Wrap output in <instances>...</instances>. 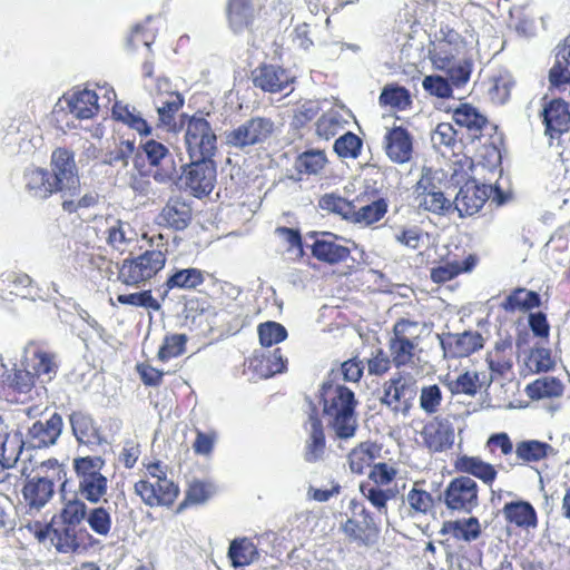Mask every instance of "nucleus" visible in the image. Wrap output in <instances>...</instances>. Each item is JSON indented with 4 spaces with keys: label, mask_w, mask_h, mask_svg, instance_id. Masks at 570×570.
<instances>
[{
    "label": "nucleus",
    "mask_w": 570,
    "mask_h": 570,
    "mask_svg": "<svg viewBox=\"0 0 570 570\" xmlns=\"http://www.w3.org/2000/svg\"><path fill=\"white\" fill-rule=\"evenodd\" d=\"M87 507L81 500H70L65 504L61 511V523L77 528V525H79L85 519H87Z\"/></svg>",
    "instance_id": "nucleus-63"
},
{
    "label": "nucleus",
    "mask_w": 570,
    "mask_h": 570,
    "mask_svg": "<svg viewBox=\"0 0 570 570\" xmlns=\"http://www.w3.org/2000/svg\"><path fill=\"white\" fill-rule=\"evenodd\" d=\"M35 535L39 542L45 544L49 542L60 553L75 552L80 546L77 539V529L63 523L39 525Z\"/></svg>",
    "instance_id": "nucleus-17"
},
{
    "label": "nucleus",
    "mask_w": 570,
    "mask_h": 570,
    "mask_svg": "<svg viewBox=\"0 0 570 570\" xmlns=\"http://www.w3.org/2000/svg\"><path fill=\"white\" fill-rule=\"evenodd\" d=\"M326 163L327 159L324 151L307 150L298 156L295 166L299 173L315 175L324 168Z\"/></svg>",
    "instance_id": "nucleus-56"
},
{
    "label": "nucleus",
    "mask_w": 570,
    "mask_h": 570,
    "mask_svg": "<svg viewBox=\"0 0 570 570\" xmlns=\"http://www.w3.org/2000/svg\"><path fill=\"white\" fill-rule=\"evenodd\" d=\"M421 436L430 451L442 452L453 445L454 428L448 419L434 417L423 426Z\"/></svg>",
    "instance_id": "nucleus-19"
},
{
    "label": "nucleus",
    "mask_w": 570,
    "mask_h": 570,
    "mask_svg": "<svg viewBox=\"0 0 570 570\" xmlns=\"http://www.w3.org/2000/svg\"><path fill=\"white\" fill-rule=\"evenodd\" d=\"M474 265V258L469 256L463 262L453 261L442 263L431 268V279L434 283L442 284L453 279L462 272H469Z\"/></svg>",
    "instance_id": "nucleus-45"
},
{
    "label": "nucleus",
    "mask_w": 570,
    "mask_h": 570,
    "mask_svg": "<svg viewBox=\"0 0 570 570\" xmlns=\"http://www.w3.org/2000/svg\"><path fill=\"white\" fill-rule=\"evenodd\" d=\"M423 326L419 322L400 320L394 324L389 340V351L396 367L410 366L419 360Z\"/></svg>",
    "instance_id": "nucleus-3"
},
{
    "label": "nucleus",
    "mask_w": 570,
    "mask_h": 570,
    "mask_svg": "<svg viewBox=\"0 0 570 570\" xmlns=\"http://www.w3.org/2000/svg\"><path fill=\"white\" fill-rule=\"evenodd\" d=\"M51 177L62 193L76 194L79 186L78 170L73 153L66 148H57L50 159Z\"/></svg>",
    "instance_id": "nucleus-14"
},
{
    "label": "nucleus",
    "mask_w": 570,
    "mask_h": 570,
    "mask_svg": "<svg viewBox=\"0 0 570 570\" xmlns=\"http://www.w3.org/2000/svg\"><path fill=\"white\" fill-rule=\"evenodd\" d=\"M362 495L377 510L380 514L387 515V501L396 497V490L383 489L370 482L360 485Z\"/></svg>",
    "instance_id": "nucleus-43"
},
{
    "label": "nucleus",
    "mask_w": 570,
    "mask_h": 570,
    "mask_svg": "<svg viewBox=\"0 0 570 570\" xmlns=\"http://www.w3.org/2000/svg\"><path fill=\"white\" fill-rule=\"evenodd\" d=\"M347 120L337 109H330L316 122V134L318 137L328 140L344 129Z\"/></svg>",
    "instance_id": "nucleus-47"
},
{
    "label": "nucleus",
    "mask_w": 570,
    "mask_h": 570,
    "mask_svg": "<svg viewBox=\"0 0 570 570\" xmlns=\"http://www.w3.org/2000/svg\"><path fill=\"white\" fill-rule=\"evenodd\" d=\"M227 17L229 26L235 32L246 29L253 20L250 0H229Z\"/></svg>",
    "instance_id": "nucleus-41"
},
{
    "label": "nucleus",
    "mask_w": 570,
    "mask_h": 570,
    "mask_svg": "<svg viewBox=\"0 0 570 570\" xmlns=\"http://www.w3.org/2000/svg\"><path fill=\"white\" fill-rule=\"evenodd\" d=\"M491 380L492 377L488 376L487 373L465 372L458 376L453 383V390L456 393L474 395L478 390H480L483 385L489 384Z\"/></svg>",
    "instance_id": "nucleus-54"
},
{
    "label": "nucleus",
    "mask_w": 570,
    "mask_h": 570,
    "mask_svg": "<svg viewBox=\"0 0 570 570\" xmlns=\"http://www.w3.org/2000/svg\"><path fill=\"white\" fill-rule=\"evenodd\" d=\"M153 249L125 259L118 272V278L128 286L139 287L160 272L166 264L167 244L164 243V235L158 234L149 238Z\"/></svg>",
    "instance_id": "nucleus-2"
},
{
    "label": "nucleus",
    "mask_w": 570,
    "mask_h": 570,
    "mask_svg": "<svg viewBox=\"0 0 570 570\" xmlns=\"http://www.w3.org/2000/svg\"><path fill=\"white\" fill-rule=\"evenodd\" d=\"M257 332L261 344L266 347L278 344L287 338L286 328L274 321L259 324Z\"/></svg>",
    "instance_id": "nucleus-57"
},
{
    "label": "nucleus",
    "mask_w": 570,
    "mask_h": 570,
    "mask_svg": "<svg viewBox=\"0 0 570 570\" xmlns=\"http://www.w3.org/2000/svg\"><path fill=\"white\" fill-rule=\"evenodd\" d=\"M444 354L450 357H464L483 346V337L478 332L448 333L441 338Z\"/></svg>",
    "instance_id": "nucleus-21"
},
{
    "label": "nucleus",
    "mask_w": 570,
    "mask_h": 570,
    "mask_svg": "<svg viewBox=\"0 0 570 570\" xmlns=\"http://www.w3.org/2000/svg\"><path fill=\"white\" fill-rule=\"evenodd\" d=\"M185 145L190 160H213L217 149V137L205 118L194 116L187 121Z\"/></svg>",
    "instance_id": "nucleus-6"
},
{
    "label": "nucleus",
    "mask_w": 570,
    "mask_h": 570,
    "mask_svg": "<svg viewBox=\"0 0 570 570\" xmlns=\"http://www.w3.org/2000/svg\"><path fill=\"white\" fill-rule=\"evenodd\" d=\"M386 212L387 204L382 198L358 209H356L355 205L353 204V215L350 216V220L368 226L381 220Z\"/></svg>",
    "instance_id": "nucleus-48"
},
{
    "label": "nucleus",
    "mask_w": 570,
    "mask_h": 570,
    "mask_svg": "<svg viewBox=\"0 0 570 570\" xmlns=\"http://www.w3.org/2000/svg\"><path fill=\"white\" fill-rule=\"evenodd\" d=\"M380 446L373 442H362L348 453V466L353 473L362 474L380 455Z\"/></svg>",
    "instance_id": "nucleus-37"
},
{
    "label": "nucleus",
    "mask_w": 570,
    "mask_h": 570,
    "mask_svg": "<svg viewBox=\"0 0 570 570\" xmlns=\"http://www.w3.org/2000/svg\"><path fill=\"white\" fill-rule=\"evenodd\" d=\"M563 392V384L553 376H543L527 386V394L531 399H544L560 396Z\"/></svg>",
    "instance_id": "nucleus-49"
},
{
    "label": "nucleus",
    "mask_w": 570,
    "mask_h": 570,
    "mask_svg": "<svg viewBox=\"0 0 570 570\" xmlns=\"http://www.w3.org/2000/svg\"><path fill=\"white\" fill-rule=\"evenodd\" d=\"M362 148V140L353 132H346L335 140L334 150L340 157L356 158Z\"/></svg>",
    "instance_id": "nucleus-64"
},
{
    "label": "nucleus",
    "mask_w": 570,
    "mask_h": 570,
    "mask_svg": "<svg viewBox=\"0 0 570 570\" xmlns=\"http://www.w3.org/2000/svg\"><path fill=\"white\" fill-rule=\"evenodd\" d=\"M275 128L274 121L266 117H253L226 132L228 146L245 149L266 141Z\"/></svg>",
    "instance_id": "nucleus-9"
},
{
    "label": "nucleus",
    "mask_w": 570,
    "mask_h": 570,
    "mask_svg": "<svg viewBox=\"0 0 570 570\" xmlns=\"http://www.w3.org/2000/svg\"><path fill=\"white\" fill-rule=\"evenodd\" d=\"M312 254L318 261L336 264L344 261L350 250L337 243V237L331 233L321 234L312 245Z\"/></svg>",
    "instance_id": "nucleus-27"
},
{
    "label": "nucleus",
    "mask_w": 570,
    "mask_h": 570,
    "mask_svg": "<svg viewBox=\"0 0 570 570\" xmlns=\"http://www.w3.org/2000/svg\"><path fill=\"white\" fill-rule=\"evenodd\" d=\"M26 441L18 433H8L7 430L0 433V462L7 469L14 466L22 452Z\"/></svg>",
    "instance_id": "nucleus-40"
},
{
    "label": "nucleus",
    "mask_w": 570,
    "mask_h": 570,
    "mask_svg": "<svg viewBox=\"0 0 570 570\" xmlns=\"http://www.w3.org/2000/svg\"><path fill=\"white\" fill-rule=\"evenodd\" d=\"M431 59L435 69L446 75V79L453 88L461 89L469 82L472 62L468 59H458L448 42H439L431 51Z\"/></svg>",
    "instance_id": "nucleus-8"
},
{
    "label": "nucleus",
    "mask_w": 570,
    "mask_h": 570,
    "mask_svg": "<svg viewBox=\"0 0 570 570\" xmlns=\"http://www.w3.org/2000/svg\"><path fill=\"white\" fill-rule=\"evenodd\" d=\"M541 299L537 292L525 288H515L502 302V307L507 312L529 311L540 306Z\"/></svg>",
    "instance_id": "nucleus-39"
},
{
    "label": "nucleus",
    "mask_w": 570,
    "mask_h": 570,
    "mask_svg": "<svg viewBox=\"0 0 570 570\" xmlns=\"http://www.w3.org/2000/svg\"><path fill=\"white\" fill-rule=\"evenodd\" d=\"M405 500L410 507L411 515L426 514L433 507L432 495L428 491L415 487L409 491Z\"/></svg>",
    "instance_id": "nucleus-59"
},
{
    "label": "nucleus",
    "mask_w": 570,
    "mask_h": 570,
    "mask_svg": "<svg viewBox=\"0 0 570 570\" xmlns=\"http://www.w3.org/2000/svg\"><path fill=\"white\" fill-rule=\"evenodd\" d=\"M62 419L58 413L45 420L35 421L26 433V443L35 449L53 445L62 432Z\"/></svg>",
    "instance_id": "nucleus-18"
},
{
    "label": "nucleus",
    "mask_w": 570,
    "mask_h": 570,
    "mask_svg": "<svg viewBox=\"0 0 570 570\" xmlns=\"http://www.w3.org/2000/svg\"><path fill=\"white\" fill-rule=\"evenodd\" d=\"M106 243L114 249L124 254L137 240V232L130 223L115 218H106V229L104 232Z\"/></svg>",
    "instance_id": "nucleus-23"
},
{
    "label": "nucleus",
    "mask_w": 570,
    "mask_h": 570,
    "mask_svg": "<svg viewBox=\"0 0 570 570\" xmlns=\"http://www.w3.org/2000/svg\"><path fill=\"white\" fill-rule=\"evenodd\" d=\"M487 200L497 205L505 202L503 191L493 185H479L475 180H468L456 194L453 205L461 217L476 214Z\"/></svg>",
    "instance_id": "nucleus-5"
},
{
    "label": "nucleus",
    "mask_w": 570,
    "mask_h": 570,
    "mask_svg": "<svg viewBox=\"0 0 570 570\" xmlns=\"http://www.w3.org/2000/svg\"><path fill=\"white\" fill-rule=\"evenodd\" d=\"M112 117L115 120L136 130L139 135L148 136L151 132L150 126L135 107L121 102H115L112 106Z\"/></svg>",
    "instance_id": "nucleus-38"
},
{
    "label": "nucleus",
    "mask_w": 570,
    "mask_h": 570,
    "mask_svg": "<svg viewBox=\"0 0 570 570\" xmlns=\"http://www.w3.org/2000/svg\"><path fill=\"white\" fill-rule=\"evenodd\" d=\"M546 126V135L550 138L560 136L570 129V111L561 99H553L543 107L541 112Z\"/></svg>",
    "instance_id": "nucleus-24"
},
{
    "label": "nucleus",
    "mask_w": 570,
    "mask_h": 570,
    "mask_svg": "<svg viewBox=\"0 0 570 570\" xmlns=\"http://www.w3.org/2000/svg\"><path fill=\"white\" fill-rule=\"evenodd\" d=\"M69 421L79 444L98 445L101 443L100 434L91 416L82 412H73L69 416Z\"/></svg>",
    "instance_id": "nucleus-31"
},
{
    "label": "nucleus",
    "mask_w": 570,
    "mask_h": 570,
    "mask_svg": "<svg viewBox=\"0 0 570 570\" xmlns=\"http://www.w3.org/2000/svg\"><path fill=\"white\" fill-rule=\"evenodd\" d=\"M453 120L460 127H465L474 132L480 131L487 124V118L468 104L461 105L454 110Z\"/></svg>",
    "instance_id": "nucleus-53"
},
{
    "label": "nucleus",
    "mask_w": 570,
    "mask_h": 570,
    "mask_svg": "<svg viewBox=\"0 0 570 570\" xmlns=\"http://www.w3.org/2000/svg\"><path fill=\"white\" fill-rule=\"evenodd\" d=\"M153 102L158 114L159 125L169 127L175 115L184 106V98L179 92H176Z\"/></svg>",
    "instance_id": "nucleus-50"
},
{
    "label": "nucleus",
    "mask_w": 570,
    "mask_h": 570,
    "mask_svg": "<svg viewBox=\"0 0 570 570\" xmlns=\"http://www.w3.org/2000/svg\"><path fill=\"white\" fill-rule=\"evenodd\" d=\"M443 531L450 533L458 540L471 542L481 534V524L474 517L463 520H455L444 523Z\"/></svg>",
    "instance_id": "nucleus-42"
},
{
    "label": "nucleus",
    "mask_w": 570,
    "mask_h": 570,
    "mask_svg": "<svg viewBox=\"0 0 570 570\" xmlns=\"http://www.w3.org/2000/svg\"><path fill=\"white\" fill-rule=\"evenodd\" d=\"M318 206L323 210L337 214L346 220H350V216L353 215V203L334 194L324 195L320 199Z\"/></svg>",
    "instance_id": "nucleus-60"
},
{
    "label": "nucleus",
    "mask_w": 570,
    "mask_h": 570,
    "mask_svg": "<svg viewBox=\"0 0 570 570\" xmlns=\"http://www.w3.org/2000/svg\"><path fill=\"white\" fill-rule=\"evenodd\" d=\"M308 439L306 440L304 459L309 463L320 461L325 451V436L322 422L317 416L311 415L306 423Z\"/></svg>",
    "instance_id": "nucleus-32"
},
{
    "label": "nucleus",
    "mask_w": 570,
    "mask_h": 570,
    "mask_svg": "<svg viewBox=\"0 0 570 570\" xmlns=\"http://www.w3.org/2000/svg\"><path fill=\"white\" fill-rule=\"evenodd\" d=\"M552 451L550 444L537 440L521 441L515 446V455L522 463L539 462Z\"/></svg>",
    "instance_id": "nucleus-44"
},
{
    "label": "nucleus",
    "mask_w": 570,
    "mask_h": 570,
    "mask_svg": "<svg viewBox=\"0 0 570 570\" xmlns=\"http://www.w3.org/2000/svg\"><path fill=\"white\" fill-rule=\"evenodd\" d=\"M549 80L551 86L569 91L570 95V36L558 46L556 63L550 69Z\"/></svg>",
    "instance_id": "nucleus-28"
},
{
    "label": "nucleus",
    "mask_w": 570,
    "mask_h": 570,
    "mask_svg": "<svg viewBox=\"0 0 570 570\" xmlns=\"http://www.w3.org/2000/svg\"><path fill=\"white\" fill-rule=\"evenodd\" d=\"M190 219V206L178 198L170 199L158 216L159 224L168 225L177 230L186 228Z\"/></svg>",
    "instance_id": "nucleus-30"
},
{
    "label": "nucleus",
    "mask_w": 570,
    "mask_h": 570,
    "mask_svg": "<svg viewBox=\"0 0 570 570\" xmlns=\"http://www.w3.org/2000/svg\"><path fill=\"white\" fill-rule=\"evenodd\" d=\"M443 396L439 385L432 384L421 389L420 407L426 414H435L442 403Z\"/></svg>",
    "instance_id": "nucleus-61"
},
{
    "label": "nucleus",
    "mask_w": 570,
    "mask_h": 570,
    "mask_svg": "<svg viewBox=\"0 0 570 570\" xmlns=\"http://www.w3.org/2000/svg\"><path fill=\"white\" fill-rule=\"evenodd\" d=\"M322 400L328 428L341 440L353 438L358 426L354 392L342 384L326 382L322 385Z\"/></svg>",
    "instance_id": "nucleus-1"
},
{
    "label": "nucleus",
    "mask_w": 570,
    "mask_h": 570,
    "mask_svg": "<svg viewBox=\"0 0 570 570\" xmlns=\"http://www.w3.org/2000/svg\"><path fill=\"white\" fill-rule=\"evenodd\" d=\"M228 557L234 567H244L253 563L257 559L258 552L249 539L243 538L230 543Z\"/></svg>",
    "instance_id": "nucleus-46"
},
{
    "label": "nucleus",
    "mask_w": 570,
    "mask_h": 570,
    "mask_svg": "<svg viewBox=\"0 0 570 570\" xmlns=\"http://www.w3.org/2000/svg\"><path fill=\"white\" fill-rule=\"evenodd\" d=\"M24 186L30 196L46 199L55 193L61 191L48 169L35 167L24 173Z\"/></svg>",
    "instance_id": "nucleus-26"
},
{
    "label": "nucleus",
    "mask_w": 570,
    "mask_h": 570,
    "mask_svg": "<svg viewBox=\"0 0 570 570\" xmlns=\"http://www.w3.org/2000/svg\"><path fill=\"white\" fill-rule=\"evenodd\" d=\"M384 149L393 163H407L413 153L412 136L403 127L391 128L384 136Z\"/></svg>",
    "instance_id": "nucleus-22"
},
{
    "label": "nucleus",
    "mask_w": 570,
    "mask_h": 570,
    "mask_svg": "<svg viewBox=\"0 0 570 570\" xmlns=\"http://www.w3.org/2000/svg\"><path fill=\"white\" fill-rule=\"evenodd\" d=\"M98 96L95 91L82 89L71 94L68 99L70 112L79 119L94 117L98 109Z\"/></svg>",
    "instance_id": "nucleus-33"
},
{
    "label": "nucleus",
    "mask_w": 570,
    "mask_h": 570,
    "mask_svg": "<svg viewBox=\"0 0 570 570\" xmlns=\"http://www.w3.org/2000/svg\"><path fill=\"white\" fill-rule=\"evenodd\" d=\"M502 513L505 520L520 528H535L537 512L534 508L527 501H515L507 503Z\"/></svg>",
    "instance_id": "nucleus-34"
},
{
    "label": "nucleus",
    "mask_w": 570,
    "mask_h": 570,
    "mask_svg": "<svg viewBox=\"0 0 570 570\" xmlns=\"http://www.w3.org/2000/svg\"><path fill=\"white\" fill-rule=\"evenodd\" d=\"M184 184L195 195H208L216 180V167L213 160H191L184 168Z\"/></svg>",
    "instance_id": "nucleus-15"
},
{
    "label": "nucleus",
    "mask_w": 570,
    "mask_h": 570,
    "mask_svg": "<svg viewBox=\"0 0 570 570\" xmlns=\"http://www.w3.org/2000/svg\"><path fill=\"white\" fill-rule=\"evenodd\" d=\"M73 470L78 482L101 475L105 466V460L99 455H83L75 458L72 461Z\"/></svg>",
    "instance_id": "nucleus-51"
},
{
    "label": "nucleus",
    "mask_w": 570,
    "mask_h": 570,
    "mask_svg": "<svg viewBox=\"0 0 570 570\" xmlns=\"http://www.w3.org/2000/svg\"><path fill=\"white\" fill-rule=\"evenodd\" d=\"M361 520L348 518L345 522L341 523V531L348 538L350 541L361 546L372 544L379 534V528L374 522L372 514L362 509L360 512Z\"/></svg>",
    "instance_id": "nucleus-20"
},
{
    "label": "nucleus",
    "mask_w": 570,
    "mask_h": 570,
    "mask_svg": "<svg viewBox=\"0 0 570 570\" xmlns=\"http://www.w3.org/2000/svg\"><path fill=\"white\" fill-rule=\"evenodd\" d=\"M479 488L469 476H459L450 481L443 492V501L449 510L470 513L479 504Z\"/></svg>",
    "instance_id": "nucleus-12"
},
{
    "label": "nucleus",
    "mask_w": 570,
    "mask_h": 570,
    "mask_svg": "<svg viewBox=\"0 0 570 570\" xmlns=\"http://www.w3.org/2000/svg\"><path fill=\"white\" fill-rule=\"evenodd\" d=\"M186 343L187 336L185 334L167 335L158 351V358L165 362L179 356L184 353Z\"/></svg>",
    "instance_id": "nucleus-62"
},
{
    "label": "nucleus",
    "mask_w": 570,
    "mask_h": 570,
    "mask_svg": "<svg viewBox=\"0 0 570 570\" xmlns=\"http://www.w3.org/2000/svg\"><path fill=\"white\" fill-rule=\"evenodd\" d=\"M36 376L26 366L18 367L16 364L7 371L6 382L9 387L18 393H28L35 385Z\"/></svg>",
    "instance_id": "nucleus-55"
},
{
    "label": "nucleus",
    "mask_w": 570,
    "mask_h": 570,
    "mask_svg": "<svg viewBox=\"0 0 570 570\" xmlns=\"http://www.w3.org/2000/svg\"><path fill=\"white\" fill-rule=\"evenodd\" d=\"M60 465L56 460H48L29 479L22 489V495L30 510H41L53 497L55 475L59 474Z\"/></svg>",
    "instance_id": "nucleus-4"
},
{
    "label": "nucleus",
    "mask_w": 570,
    "mask_h": 570,
    "mask_svg": "<svg viewBox=\"0 0 570 570\" xmlns=\"http://www.w3.org/2000/svg\"><path fill=\"white\" fill-rule=\"evenodd\" d=\"M205 282V273L198 268H174L167 278L166 293L170 289H194Z\"/></svg>",
    "instance_id": "nucleus-36"
},
{
    "label": "nucleus",
    "mask_w": 570,
    "mask_h": 570,
    "mask_svg": "<svg viewBox=\"0 0 570 570\" xmlns=\"http://www.w3.org/2000/svg\"><path fill=\"white\" fill-rule=\"evenodd\" d=\"M456 471L478 478L487 485H492L497 478L495 468L479 456L461 455L455 460Z\"/></svg>",
    "instance_id": "nucleus-29"
},
{
    "label": "nucleus",
    "mask_w": 570,
    "mask_h": 570,
    "mask_svg": "<svg viewBox=\"0 0 570 570\" xmlns=\"http://www.w3.org/2000/svg\"><path fill=\"white\" fill-rule=\"evenodd\" d=\"M157 469V466H150ZM151 479L140 480L135 484V492L150 507L170 505L178 497V487L166 476L160 478L150 472Z\"/></svg>",
    "instance_id": "nucleus-13"
},
{
    "label": "nucleus",
    "mask_w": 570,
    "mask_h": 570,
    "mask_svg": "<svg viewBox=\"0 0 570 570\" xmlns=\"http://www.w3.org/2000/svg\"><path fill=\"white\" fill-rule=\"evenodd\" d=\"M393 239L407 249H419L422 244L423 233L416 226H396L392 228Z\"/></svg>",
    "instance_id": "nucleus-58"
},
{
    "label": "nucleus",
    "mask_w": 570,
    "mask_h": 570,
    "mask_svg": "<svg viewBox=\"0 0 570 570\" xmlns=\"http://www.w3.org/2000/svg\"><path fill=\"white\" fill-rule=\"evenodd\" d=\"M292 81V77L284 69L272 65H264L253 71L254 85L267 92L283 91Z\"/></svg>",
    "instance_id": "nucleus-25"
},
{
    "label": "nucleus",
    "mask_w": 570,
    "mask_h": 570,
    "mask_svg": "<svg viewBox=\"0 0 570 570\" xmlns=\"http://www.w3.org/2000/svg\"><path fill=\"white\" fill-rule=\"evenodd\" d=\"M148 165L154 169L153 178L159 184H170L177 177V164L174 154L163 142L148 139L141 145Z\"/></svg>",
    "instance_id": "nucleus-11"
},
{
    "label": "nucleus",
    "mask_w": 570,
    "mask_h": 570,
    "mask_svg": "<svg viewBox=\"0 0 570 570\" xmlns=\"http://www.w3.org/2000/svg\"><path fill=\"white\" fill-rule=\"evenodd\" d=\"M414 200L420 209L434 214H444L452 204L433 183L430 175H422L414 187Z\"/></svg>",
    "instance_id": "nucleus-16"
},
{
    "label": "nucleus",
    "mask_w": 570,
    "mask_h": 570,
    "mask_svg": "<svg viewBox=\"0 0 570 570\" xmlns=\"http://www.w3.org/2000/svg\"><path fill=\"white\" fill-rule=\"evenodd\" d=\"M379 104L381 107L389 108L390 110L404 111L411 107L412 97L405 87L389 83L382 89Z\"/></svg>",
    "instance_id": "nucleus-35"
},
{
    "label": "nucleus",
    "mask_w": 570,
    "mask_h": 570,
    "mask_svg": "<svg viewBox=\"0 0 570 570\" xmlns=\"http://www.w3.org/2000/svg\"><path fill=\"white\" fill-rule=\"evenodd\" d=\"M416 394V380L410 374L397 373L383 384L381 402L394 414L407 416Z\"/></svg>",
    "instance_id": "nucleus-7"
},
{
    "label": "nucleus",
    "mask_w": 570,
    "mask_h": 570,
    "mask_svg": "<svg viewBox=\"0 0 570 570\" xmlns=\"http://www.w3.org/2000/svg\"><path fill=\"white\" fill-rule=\"evenodd\" d=\"M108 480L101 475L78 482V493L90 503H98L107 494Z\"/></svg>",
    "instance_id": "nucleus-52"
},
{
    "label": "nucleus",
    "mask_w": 570,
    "mask_h": 570,
    "mask_svg": "<svg viewBox=\"0 0 570 570\" xmlns=\"http://www.w3.org/2000/svg\"><path fill=\"white\" fill-rule=\"evenodd\" d=\"M21 366L29 368L41 383H49L58 373L59 357L56 352L31 342L23 347Z\"/></svg>",
    "instance_id": "nucleus-10"
}]
</instances>
